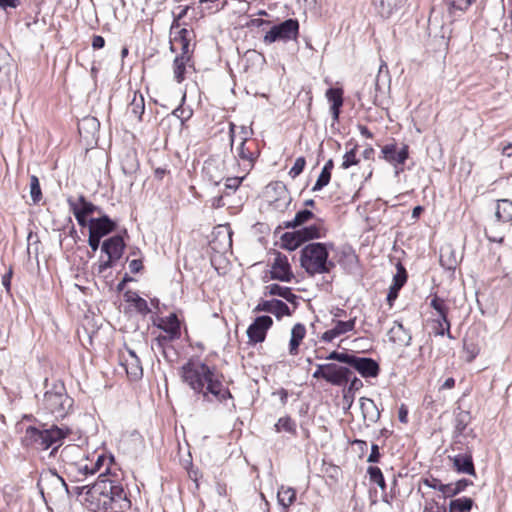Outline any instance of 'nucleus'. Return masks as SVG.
<instances>
[{"label":"nucleus","mask_w":512,"mask_h":512,"mask_svg":"<svg viewBox=\"0 0 512 512\" xmlns=\"http://www.w3.org/2000/svg\"><path fill=\"white\" fill-rule=\"evenodd\" d=\"M181 378L203 402L223 403L233 399L230 389L224 384V375L204 362L189 360L181 367Z\"/></svg>","instance_id":"obj_1"},{"label":"nucleus","mask_w":512,"mask_h":512,"mask_svg":"<svg viewBox=\"0 0 512 512\" xmlns=\"http://www.w3.org/2000/svg\"><path fill=\"white\" fill-rule=\"evenodd\" d=\"M108 471L109 468L107 467L105 473H101L93 484L94 489L92 491H97V495L101 496L102 500L99 499L101 503L92 507V509L107 512V510H114L115 507L119 510L130 508L131 502L124 486L118 480L107 477L106 473Z\"/></svg>","instance_id":"obj_2"},{"label":"nucleus","mask_w":512,"mask_h":512,"mask_svg":"<svg viewBox=\"0 0 512 512\" xmlns=\"http://www.w3.org/2000/svg\"><path fill=\"white\" fill-rule=\"evenodd\" d=\"M69 434V428H61L56 425L48 428L44 424L41 427L28 426L22 438V445L39 451L51 448L50 455L54 456Z\"/></svg>","instance_id":"obj_3"},{"label":"nucleus","mask_w":512,"mask_h":512,"mask_svg":"<svg viewBox=\"0 0 512 512\" xmlns=\"http://www.w3.org/2000/svg\"><path fill=\"white\" fill-rule=\"evenodd\" d=\"M333 243L312 242L305 245L300 252V265L311 276L330 273L335 263L329 260V248Z\"/></svg>","instance_id":"obj_4"},{"label":"nucleus","mask_w":512,"mask_h":512,"mask_svg":"<svg viewBox=\"0 0 512 512\" xmlns=\"http://www.w3.org/2000/svg\"><path fill=\"white\" fill-rule=\"evenodd\" d=\"M74 400L67 394L62 382L57 381L44 393L43 409L55 419L65 418L72 410Z\"/></svg>","instance_id":"obj_5"},{"label":"nucleus","mask_w":512,"mask_h":512,"mask_svg":"<svg viewBox=\"0 0 512 512\" xmlns=\"http://www.w3.org/2000/svg\"><path fill=\"white\" fill-rule=\"evenodd\" d=\"M353 372L350 368L339 366L335 363L318 364L317 369L313 373V377L324 379L328 383L335 386H343L348 383Z\"/></svg>","instance_id":"obj_6"},{"label":"nucleus","mask_w":512,"mask_h":512,"mask_svg":"<svg viewBox=\"0 0 512 512\" xmlns=\"http://www.w3.org/2000/svg\"><path fill=\"white\" fill-rule=\"evenodd\" d=\"M299 34V22L297 19L289 18L278 25H274L264 36L263 41L271 44L276 41L295 40Z\"/></svg>","instance_id":"obj_7"},{"label":"nucleus","mask_w":512,"mask_h":512,"mask_svg":"<svg viewBox=\"0 0 512 512\" xmlns=\"http://www.w3.org/2000/svg\"><path fill=\"white\" fill-rule=\"evenodd\" d=\"M430 306L438 314V318L434 320L437 324L435 335H446L449 339H454L450 332L451 323L448 319L449 307L446 305L445 300L437 295H434L430 301Z\"/></svg>","instance_id":"obj_8"},{"label":"nucleus","mask_w":512,"mask_h":512,"mask_svg":"<svg viewBox=\"0 0 512 512\" xmlns=\"http://www.w3.org/2000/svg\"><path fill=\"white\" fill-rule=\"evenodd\" d=\"M382 157L385 161L390 163L396 169V174L403 171V165L409 157L408 145H403L400 150H397L395 143L386 144L381 149Z\"/></svg>","instance_id":"obj_9"},{"label":"nucleus","mask_w":512,"mask_h":512,"mask_svg":"<svg viewBox=\"0 0 512 512\" xmlns=\"http://www.w3.org/2000/svg\"><path fill=\"white\" fill-rule=\"evenodd\" d=\"M194 37L193 30L187 28L178 30L170 39V50L175 52V46L179 45L181 53L178 56L192 58L195 47V44H192Z\"/></svg>","instance_id":"obj_10"},{"label":"nucleus","mask_w":512,"mask_h":512,"mask_svg":"<svg viewBox=\"0 0 512 512\" xmlns=\"http://www.w3.org/2000/svg\"><path fill=\"white\" fill-rule=\"evenodd\" d=\"M273 320L268 315H262L255 318V320L249 325L247 329V337L249 342L253 344L262 343L265 338L267 331L272 327Z\"/></svg>","instance_id":"obj_11"},{"label":"nucleus","mask_w":512,"mask_h":512,"mask_svg":"<svg viewBox=\"0 0 512 512\" xmlns=\"http://www.w3.org/2000/svg\"><path fill=\"white\" fill-rule=\"evenodd\" d=\"M270 278L281 282H291L294 278L288 257L280 252L275 254L271 265Z\"/></svg>","instance_id":"obj_12"},{"label":"nucleus","mask_w":512,"mask_h":512,"mask_svg":"<svg viewBox=\"0 0 512 512\" xmlns=\"http://www.w3.org/2000/svg\"><path fill=\"white\" fill-rule=\"evenodd\" d=\"M351 368L355 369L364 378L377 377L380 372V366L377 361L369 357L357 355L354 357Z\"/></svg>","instance_id":"obj_13"},{"label":"nucleus","mask_w":512,"mask_h":512,"mask_svg":"<svg viewBox=\"0 0 512 512\" xmlns=\"http://www.w3.org/2000/svg\"><path fill=\"white\" fill-rule=\"evenodd\" d=\"M116 228V222L112 220L108 215L89 219V232L100 238H103L114 232Z\"/></svg>","instance_id":"obj_14"},{"label":"nucleus","mask_w":512,"mask_h":512,"mask_svg":"<svg viewBox=\"0 0 512 512\" xmlns=\"http://www.w3.org/2000/svg\"><path fill=\"white\" fill-rule=\"evenodd\" d=\"M334 327L330 330L325 331L321 340L327 343L332 342L335 338L344 335L348 332H351L355 328L356 317L349 319L348 321H341L333 319Z\"/></svg>","instance_id":"obj_15"},{"label":"nucleus","mask_w":512,"mask_h":512,"mask_svg":"<svg viewBox=\"0 0 512 512\" xmlns=\"http://www.w3.org/2000/svg\"><path fill=\"white\" fill-rule=\"evenodd\" d=\"M125 242L121 235H114L104 240L101 244V251L110 259L119 260L125 250Z\"/></svg>","instance_id":"obj_16"},{"label":"nucleus","mask_w":512,"mask_h":512,"mask_svg":"<svg viewBox=\"0 0 512 512\" xmlns=\"http://www.w3.org/2000/svg\"><path fill=\"white\" fill-rule=\"evenodd\" d=\"M127 356H122L121 364L125 368L127 375L132 380H138L143 375V369L139 357L135 352L127 348Z\"/></svg>","instance_id":"obj_17"},{"label":"nucleus","mask_w":512,"mask_h":512,"mask_svg":"<svg viewBox=\"0 0 512 512\" xmlns=\"http://www.w3.org/2000/svg\"><path fill=\"white\" fill-rule=\"evenodd\" d=\"M64 472L68 479L74 482L84 481L89 475H93V470L90 469L87 461L66 463Z\"/></svg>","instance_id":"obj_18"},{"label":"nucleus","mask_w":512,"mask_h":512,"mask_svg":"<svg viewBox=\"0 0 512 512\" xmlns=\"http://www.w3.org/2000/svg\"><path fill=\"white\" fill-rule=\"evenodd\" d=\"M325 96L331 103L330 113L332 115L333 122H338L341 107L343 106V90L341 88L331 87L326 90Z\"/></svg>","instance_id":"obj_19"},{"label":"nucleus","mask_w":512,"mask_h":512,"mask_svg":"<svg viewBox=\"0 0 512 512\" xmlns=\"http://www.w3.org/2000/svg\"><path fill=\"white\" fill-rule=\"evenodd\" d=\"M453 462V467L458 473L468 475H476L472 455L469 453H460L453 457H449Z\"/></svg>","instance_id":"obj_20"},{"label":"nucleus","mask_w":512,"mask_h":512,"mask_svg":"<svg viewBox=\"0 0 512 512\" xmlns=\"http://www.w3.org/2000/svg\"><path fill=\"white\" fill-rule=\"evenodd\" d=\"M157 327L165 333L170 334V338H180L181 327L178 317L175 313H171L167 317L161 318Z\"/></svg>","instance_id":"obj_21"},{"label":"nucleus","mask_w":512,"mask_h":512,"mask_svg":"<svg viewBox=\"0 0 512 512\" xmlns=\"http://www.w3.org/2000/svg\"><path fill=\"white\" fill-rule=\"evenodd\" d=\"M389 339L393 343L409 346L411 344L412 336L410 332L404 328L403 324L395 321L393 327L388 332Z\"/></svg>","instance_id":"obj_22"},{"label":"nucleus","mask_w":512,"mask_h":512,"mask_svg":"<svg viewBox=\"0 0 512 512\" xmlns=\"http://www.w3.org/2000/svg\"><path fill=\"white\" fill-rule=\"evenodd\" d=\"M407 0H380L378 12L383 18H390L397 14L405 5Z\"/></svg>","instance_id":"obj_23"},{"label":"nucleus","mask_w":512,"mask_h":512,"mask_svg":"<svg viewBox=\"0 0 512 512\" xmlns=\"http://www.w3.org/2000/svg\"><path fill=\"white\" fill-rule=\"evenodd\" d=\"M360 408L364 420L370 423H376L380 419V411L372 399L361 398Z\"/></svg>","instance_id":"obj_24"},{"label":"nucleus","mask_w":512,"mask_h":512,"mask_svg":"<svg viewBox=\"0 0 512 512\" xmlns=\"http://www.w3.org/2000/svg\"><path fill=\"white\" fill-rule=\"evenodd\" d=\"M306 335V328L302 323H297L292 327L291 338L289 342V354L297 355L299 346Z\"/></svg>","instance_id":"obj_25"},{"label":"nucleus","mask_w":512,"mask_h":512,"mask_svg":"<svg viewBox=\"0 0 512 512\" xmlns=\"http://www.w3.org/2000/svg\"><path fill=\"white\" fill-rule=\"evenodd\" d=\"M264 294L282 297L286 301L293 304H295L297 300V296L292 292L291 288L284 287L276 283L266 286Z\"/></svg>","instance_id":"obj_26"},{"label":"nucleus","mask_w":512,"mask_h":512,"mask_svg":"<svg viewBox=\"0 0 512 512\" xmlns=\"http://www.w3.org/2000/svg\"><path fill=\"white\" fill-rule=\"evenodd\" d=\"M280 239L281 247L289 251L296 250L305 242L299 230L285 232Z\"/></svg>","instance_id":"obj_27"},{"label":"nucleus","mask_w":512,"mask_h":512,"mask_svg":"<svg viewBox=\"0 0 512 512\" xmlns=\"http://www.w3.org/2000/svg\"><path fill=\"white\" fill-rule=\"evenodd\" d=\"M247 137H244L237 148V157L247 163L248 167H252L254 164V161L257 158V154L253 152L249 146H247Z\"/></svg>","instance_id":"obj_28"},{"label":"nucleus","mask_w":512,"mask_h":512,"mask_svg":"<svg viewBox=\"0 0 512 512\" xmlns=\"http://www.w3.org/2000/svg\"><path fill=\"white\" fill-rule=\"evenodd\" d=\"M192 58L176 56L173 61L174 78L178 83H181L185 79V72L187 66L190 64Z\"/></svg>","instance_id":"obj_29"},{"label":"nucleus","mask_w":512,"mask_h":512,"mask_svg":"<svg viewBox=\"0 0 512 512\" xmlns=\"http://www.w3.org/2000/svg\"><path fill=\"white\" fill-rule=\"evenodd\" d=\"M278 503L286 510L296 499V491L291 487L281 486L277 493Z\"/></svg>","instance_id":"obj_30"},{"label":"nucleus","mask_w":512,"mask_h":512,"mask_svg":"<svg viewBox=\"0 0 512 512\" xmlns=\"http://www.w3.org/2000/svg\"><path fill=\"white\" fill-rule=\"evenodd\" d=\"M498 220L509 222L512 220V201L509 199L498 200L495 213Z\"/></svg>","instance_id":"obj_31"},{"label":"nucleus","mask_w":512,"mask_h":512,"mask_svg":"<svg viewBox=\"0 0 512 512\" xmlns=\"http://www.w3.org/2000/svg\"><path fill=\"white\" fill-rule=\"evenodd\" d=\"M473 482L468 479H460L455 483H449L445 485L444 497H454L463 492L468 486L472 485Z\"/></svg>","instance_id":"obj_32"},{"label":"nucleus","mask_w":512,"mask_h":512,"mask_svg":"<svg viewBox=\"0 0 512 512\" xmlns=\"http://www.w3.org/2000/svg\"><path fill=\"white\" fill-rule=\"evenodd\" d=\"M474 501L469 497H461L451 500L449 503V512H470Z\"/></svg>","instance_id":"obj_33"},{"label":"nucleus","mask_w":512,"mask_h":512,"mask_svg":"<svg viewBox=\"0 0 512 512\" xmlns=\"http://www.w3.org/2000/svg\"><path fill=\"white\" fill-rule=\"evenodd\" d=\"M439 261L440 265L449 271H454L458 264L455 252L450 248L441 250Z\"/></svg>","instance_id":"obj_34"},{"label":"nucleus","mask_w":512,"mask_h":512,"mask_svg":"<svg viewBox=\"0 0 512 512\" xmlns=\"http://www.w3.org/2000/svg\"><path fill=\"white\" fill-rule=\"evenodd\" d=\"M299 231L305 242L325 236V230L318 224L303 227Z\"/></svg>","instance_id":"obj_35"},{"label":"nucleus","mask_w":512,"mask_h":512,"mask_svg":"<svg viewBox=\"0 0 512 512\" xmlns=\"http://www.w3.org/2000/svg\"><path fill=\"white\" fill-rule=\"evenodd\" d=\"M276 432L285 431L289 434L296 435L297 425L296 422L290 416H284L278 419L274 425Z\"/></svg>","instance_id":"obj_36"},{"label":"nucleus","mask_w":512,"mask_h":512,"mask_svg":"<svg viewBox=\"0 0 512 512\" xmlns=\"http://www.w3.org/2000/svg\"><path fill=\"white\" fill-rule=\"evenodd\" d=\"M145 110L144 98L142 95H137L134 93L133 99L131 100L128 111L133 114L138 120L142 119V115Z\"/></svg>","instance_id":"obj_37"},{"label":"nucleus","mask_w":512,"mask_h":512,"mask_svg":"<svg viewBox=\"0 0 512 512\" xmlns=\"http://www.w3.org/2000/svg\"><path fill=\"white\" fill-rule=\"evenodd\" d=\"M367 474L369 476L370 482L377 484L382 491L386 490V482L383 473L379 467L369 466L367 468Z\"/></svg>","instance_id":"obj_38"},{"label":"nucleus","mask_w":512,"mask_h":512,"mask_svg":"<svg viewBox=\"0 0 512 512\" xmlns=\"http://www.w3.org/2000/svg\"><path fill=\"white\" fill-rule=\"evenodd\" d=\"M470 420H471V415H470L469 412H467V411H460L456 415L455 421H454L455 432L458 435H461L465 431V429L468 426Z\"/></svg>","instance_id":"obj_39"},{"label":"nucleus","mask_w":512,"mask_h":512,"mask_svg":"<svg viewBox=\"0 0 512 512\" xmlns=\"http://www.w3.org/2000/svg\"><path fill=\"white\" fill-rule=\"evenodd\" d=\"M215 160H208L205 162V165L203 167V171L206 174V176L209 177V180L212 181L215 185H218L220 181L223 179V175L220 173L218 175H215L214 170L217 169Z\"/></svg>","instance_id":"obj_40"},{"label":"nucleus","mask_w":512,"mask_h":512,"mask_svg":"<svg viewBox=\"0 0 512 512\" xmlns=\"http://www.w3.org/2000/svg\"><path fill=\"white\" fill-rule=\"evenodd\" d=\"M30 196L34 204L39 203L42 199V190L36 175L30 176Z\"/></svg>","instance_id":"obj_41"},{"label":"nucleus","mask_w":512,"mask_h":512,"mask_svg":"<svg viewBox=\"0 0 512 512\" xmlns=\"http://www.w3.org/2000/svg\"><path fill=\"white\" fill-rule=\"evenodd\" d=\"M272 303H273L272 314H274L277 319H280L283 316H290L291 315L290 308L282 300L272 299Z\"/></svg>","instance_id":"obj_42"},{"label":"nucleus","mask_w":512,"mask_h":512,"mask_svg":"<svg viewBox=\"0 0 512 512\" xmlns=\"http://www.w3.org/2000/svg\"><path fill=\"white\" fill-rule=\"evenodd\" d=\"M76 202L78 211L86 216H89L98 210V207L87 201L83 195H80Z\"/></svg>","instance_id":"obj_43"},{"label":"nucleus","mask_w":512,"mask_h":512,"mask_svg":"<svg viewBox=\"0 0 512 512\" xmlns=\"http://www.w3.org/2000/svg\"><path fill=\"white\" fill-rule=\"evenodd\" d=\"M67 202H68L70 210L72 211L73 215L75 216V219L77 220V223L79 224V226H81V227H86L87 225L89 226V220L87 219L88 216H86V215L82 214L80 211H78L76 200L69 198L67 200Z\"/></svg>","instance_id":"obj_44"},{"label":"nucleus","mask_w":512,"mask_h":512,"mask_svg":"<svg viewBox=\"0 0 512 512\" xmlns=\"http://www.w3.org/2000/svg\"><path fill=\"white\" fill-rule=\"evenodd\" d=\"M407 281V271L401 263L397 264V272L393 277L392 286L401 289Z\"/></svg>","instance_id":"obj_45"},{"label":"nucleus","mask_w":512,"mask_h":512,"mask_svg":"<svg viewBox=\"0 0 512 512\" xmlns=\"http://www.w3.org/2000/svg\"><path fill=\"white\" fill-rule=\"evenodd\" d=\"M357 146H354L349 151H347L343 156V161L341 164L342 169H348L353 165L358 164L359 159L356 156Z\"/></svg>","instance_id":"obj_46"},{"label":"nucleus","mask_w":512,"mask_h":512,"mask_svg":"<svg viewBox=\"0 0 512 512\" xmlns=\"http://www.w3.org/2000/svg\"><path fill=\"white\" fill-rule=\"evenodd\" d=\"M278 187L280 189L279 198L276 199V201H275L276 202L275 207L278 209L279 208H287L291 202V197L289 195V192L286 189L285 185L278 184Z\"/></svg>","instance_id":"obj_47"},{"label":"nucleus","mask_w":512,"mask_h":512,"mask_svg":"<svg viewBox=\"0 0 512 512\" xmlns=\"http://www.w3.org/2000/svg\"><path fill=\"white\" fill-rule=\"evenodd\" d=\"M475 0H444L450 10L466 11Z\"/></svg>","instance_id":"obj_48"},{"label":"nucleus","mask_w":512,"mask_h":512,"mask_svg":"<svg viewBox=\"0 0 512 512\" xmlns=\"http://www.w3.org/2000/svg\"><path fill=\"white\" fill-rule=\"evenodd\" d=\"M92 489H94L93 485L75 486L70 490V495L80 496L85 493L86 500H88L89 498H94L97 495V491H92Z\"/></svg>","instance_id":"obj_49"},{"label":"nucleus","mask_w":512,"mask_h":512,"mask_svg":"<svg viewBox=\"0 0 512 512\" xmlns=\"http://www.w3.org/2000/svg\"><path fill=\"white\" fill-rule=\"evenodd\" d=\"M330 180H331V173L321 170L320 175L318 176V178L316 180V183L312 187V191L316 192V191L322 190L325 186H327L329 184Z\"/></svg>","instance_id":"obj_50"},{"label":"nucleus","mask_w":512,"mask_h":512,"mask_svg":"<svg viewBox=\"0 0 512 512\" xmlns=\"http://www.w3.org/2000/svg\"><path fill=\"white\" fill-rule=\"evenodd\" d=\"M305 165H306V160L304 157H298L295 162H294V165L291 167V169L289 170V175L294 179L296 178L297 176H299L304 168H305Z\"/></svg>","instance_id":"obj_51"},{"label":"nucleus","mask_w":512,"mask_h":512,"mask_svg":"<svg viewBox=\"0 0 512 512\" xmlns=\"http://www.w3.org/2000/svg\"><path fill=\"white\" fill-rule=\"evenodd\" d=\"M99 126H100V123L95 117H86L79 123L78 129H79L80 133H81L82 129H86V128L96 131V130H98Z\"/></svg>","instance_id":"obj_52"},{"label":"nucleus","mask_w":512,"mask_h":512,"mask_svg":"<svg viewBox=\"0 0 512 512\" xmlns=\"http://www.w3.org/2000/svg\"><path fill=\"white\" fill-rule=\"evenodd\" d=\"M313 218L314 214L312 211L308 209L300 210L299 212L296 213L294 217V223L299 224V226H301Z\"/></svg>","instance_id":"obj_53"},{"label":"nucleus","mask_w":512,"mask_h":512,"mask_svg":"<svg viewBox=\"0 0 512 512\" xmlns=\"http://www.w3.org/2000/svg\"><path fill=\"white\" fill-rule=\"evenodd\" d=\"M348 382L350 383L348 388L345 390V398L348 397V395L353 396L355 391H358L363 387V382L355 376L353 378L350 377Z\"/></svg>","instance_id":"obj_54"},{"label":"nucleus","mask_w":512,"mask_h":512,"mask_svg":"<svg viewBox=\"0 0 512 512\" xmlns=\"http://www.w3.org/2000/svg\"><path fill=\"white\" fill-rule=\"evenodd\" d=\"M423 484L431 489L438 490L444 495L445 485L439 479L430 477L423 480Z\"/></svg>","instance_id":"obj_55"},{"label":"nucleus","mask_w":512,"mask_h":512,"mask_svg":"<svg viewBox=\"0 0 512 512\" xmlns=\"http://www.w3.org/2000/svg\"><path fill=\"white\" fill-rule=\"evenodd\" d=\"M133 306L135 310L142 315H147L151 312V309L149 308L147 301L142 297L136 299V303Z\"/></svg>","instance_id":"obj_56"},{"label":"nucleus","mask_w":512,"mask_h":512,"mask_svg":"<svg viewBox=\"0 0 512 512\" xmlns=\"http://www.w3.org/2000/svg\"><path fill=\"white\" fill-rule=\"evenodd\" d=\"M178 338H170V334H160L158 335L156 338H155V344L156 346L161 349V350H164L165 347L172 341L174 340H177Z\"/></svg>","instance_id":"obj_57"},{"label":"nucleus","mask_w":512,"mask_h":512,"mask_svg":"<svg viewBox=\"0 0 512 512\" xmlns=\"http://www.w3.org/2000/svg\"><path fill=\"white\" fill-rule=\"evenodd\" d=\"M242 180H243V177L227 178L226 182H225V188L227 190H231L232 192H235L238 189V187L240 186Z\"/></svg>","instance_id":"obj_58"},{"label":"nucleus","mask_w":512,"mask_h":512,"mask_svg":"<svg viewBox=\"0 0 512 512\" xmlns=\"http://www.w3.org/2000/svg\"><path fill=\"white\" fill-rule=\"evenodd\" d=\"M273 303L272 300H263L254 308V312H269L272 313Z\"/></svg>","instance_id":"obj_59"},{"label":"nucleus","mask_w":512,"mask_h":512,"mask_svg":"<svg viewBox=\"0 0 512 512\" xmlns=\"http://www.w3.org/2000/svg\"><path fill=\"white\" fill-rule=\"evenodd\" d=\"M354 357H355V354H353V353L338 352L337 361L340 363L347 364L349 367H351Z\"/></svg>","instance_id":"obj_60"},{"label":"nucleus","mask_w":512,"mask_h":512,"mask_svg":"<svg viewBox=\"0 0 512 512\" xmlns=\"http://www.w3.org/2000/svg\"><path fill=\"white\" fill-rule=\"evenodd\" d=\"M9 66V54L3 48H0V73L6 72Z\"/></svg>","instance_id":"obj_61"},{"label":"nucleus","mask_w":512,"mask_h":512,"mask_svg":"<svg viewBox=\"0 0 512 512\" xmlns=\"http://www.w3.org/2000/svg\"><path fill=\"white\" fill-rule=\"evenodd\" d=\"M381 454L379 452V446L377 444L371 445V453L368 456L367 462L369 463H378L380 460Z\"/></svg>","instance_id":"obj_62"},{"label":"nucleus","mask_w":512,"mask_h":512,"mask_svg":"<svg viewBox=\"0 0 512 512\" xmlns=\"http://www.w3.org/2000/svg\"><path fill=\"white\" fill-rule=\"evenodd\" d=\"M107 461V458L105 455L101 454L98 455L96 461L94 463H90V469L93 470V475L100 471L101 467L104 465V463Z\"/></svg>","instance_id":"obj_63"},{"label":"nucleus","mask_w":512,"mask_h":512,"mask_svg":"<svg viewBox=\"0 0 512 512\" xmlns=\"http://www.w3.org/2000/svg\"><path fill=\"white\" fill-rule=\"evenodd\" d=\"M118 260L116 259H110L109 256H107V260L102 261L98 265V273H104L106 270L112 268Z\"/></svg>","instance_id":"obj_64"}]
</instances>
